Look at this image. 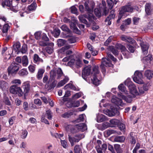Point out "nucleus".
<instances>
[{
    "mask_svg": "<svg viewBox=\"0 0 153 153\" xmlns=\"http://www.w3.org/2000/svg\"><path fill=\"white\" fill-rule=\"evenodd\" d=\"M130 94L128 96V97H126L123 95L122 93L118 94V96L124 100L126 102L130 103L132 101V98L135 97L136 96L139 94V93L137 90L136 86L133 85H130L128 88Z\"/></svg>",
    "mask_w": 153,
    "mask_h": 153,
    "instance_id": "f257e3e1",
    "label": "nucleus"
},
{
    "mask_svg": "<svg viewBox=\"0 0 153 153\" xmlns=\"http://www.w3.org/2000/svg\"><path fill=\"white\" fill-rule=\"evenodd\" d=\"M63 75V73L61 69L60 68H53L50 72V76L52 79L56 78L59 79Z\"/></svg>",
    "mask_w": 153,
    "mask_h": 153,
    "instance_id": "f03ea898",
    "label": "nucleus"
},
{
    "mask_svg": "<svg viewBox=\"0 0 153 153\" xmlns=\"http://www.w3.org/2000/svg\"><path fill=\"white\" fill-rule=\"evenodd\" d=\"M10 91L11 93L17 94L20 97L22 96L23 93L21 88L16 85H13L10 86Z\"/></svg>",
    "mask_w": 153,
    "mask_h": 153,
    "instance_id": "7ed1b4c3",
    "label": "nucleus"
},
{
    "mask_svg": "<svg viewBox=\"0 0 153 153\" xmlns=\"http://www.w3.org/2000/svg\"><path fill=\"white\" fill-rule=\"evenodd\" d=\"M143 76L142 73L139 71H136L134 74L133 77V81L138 84H142L144 83L142 80Z\"/></svg>",
    "mask_w": 153,
    "mask_h": 153,
    "instance_id": "20e7f679",
    "label": "nucleus"
},
{
    "mask_svg": "<svg viewBox=\"0 0 153 153\" xmlns=\"http://www.w3.org/2000/svg\"><path fill=\"white\" fill-rule=\"evenodd\" d=\"M20 65L15 62L12 63L11 65L8 68V73L9 75L10 74L15 73L18 71Z\"/></svg>",
    "mask_w": 153,
    "mask_h": 153,
    "instance_id": "39448f33",
    "label": "nucleus"
},
{
    "mask_svg": "<svg viewBox=\"0 0 153 153\" xmlns=\"http://www.w3.org/2000/svg\"><path fill=\"white\" fill-rule=\"evenodd\" d=\"M84 137V135L82 134H76L74 137H71L69 136L68 139L72 146L74 145V142H78L81 139Z\"/></svg>",
    "mask_w": 153,
    "mask_h": 153,
    "instance_id": "423d86ee",
    "label": "nucleus"
},
{
    "mask_svg": "<svg viewBox=\"0 0 153 153\" xmlns=\"http://www.w3.org/2000/svg\"><path fill=\"white\" fill-rule=\"evenodd\" d=\"M134 9L133 7L129 5H126L121 7L120 10V14H122L126 17L127 15L125 13L126 12L132 13L133 12Z\"/></svg>",
    "mask_w": 153,
    "mask_h": 153,
    "instance_id": "0eeeda50",
    "label": "nucleus"
},
{
    "mask_svg": "<svg viewBox=\"0 0 153 153\" xmlns=\"http://www.w3.org/2000/svg\"><path fill=\"white\" fill-rule=\"evenodd\" d=\"M111 110L107 109L103 111V113L105 114L108 115L109 117H112L115 114L118 115L119 114V112L117 109L114 108V107L111 106L110 107Z\"/></svg>",
    "mask_w": 153,
    "mask_h": 153,
    "instance_id": "6e6552de",
    "label": "nucleus"
},
{
    "mask_svg": "<svg viewBox=\"0 0 153 153\" xmlns=\"http://www.w3.org/2000/svg\"><path fill=\"white\" fill-rule=\"evenodd\" d=\"M112 64L111 63L109 60L108 59L106 58H103L102 59V62L100 68L101 69V71L103 73H105V67H111L112 66Z\"/></svg>",
    "mask_w": 153,
    "mask_h": 153,
    "instance_id": "1a4fd4ad",
    "label": "nucleus"
},
{
    "mask_svg": "<svg viewBox=\"0 0 153 153\" xmlns=\"http://www.w3.org/2000/svg\"><path fill=\"white\" fill-rule=\"evenodd\" d=\"M115 47L121 50L125 58H128L129 57V53L124 46L120 44H118L116 45Z\"/></svg>",
    "mask_w": 153,
    "mask_h": 153,
    "instance_id": "9d476101",
    "label": "nucleus"
},
{
    "mask_svg": "<svg viewBox=\"0 0 153 153\" xmlns=\"http://www.w3.org/2000/svg\"><path fill=\"white\" fill-rule=\"evenodd\" d=\"M111 101L112 103L114 104L119 107H123L125 105V104L121 100L117 97L115 96H112Z\"/></svg>",
    "mask_w": 153,
    "mask_h": 153,
    "instance_id": "9b49d317",
    "label": "nucleus"
},
{
    "mask_svg": "<svg viewBox=\"0 0 153 153\" xmlns=\"http://www.w3.org/2000/svg\"><path fill=\"white\" fill-rule=\"evenodd\" d=\"M75 64L79 67H81L82 65V62L79 58H77L76 60L71 59L68 63V65L71 67Z\"/></svg>",
    "mask_w": 153,
    "mask_h": 153,
    "instance_id": "f8f14e48",
    "label": "nucleus"
},
{
    "mask_svg": "<svg viewBox=\"0 0 153 153\" xmlns=\"http://www.w3.org/2000/svg\"><path fill=\"white\" fill-rule=\"evenodd\" d=\"M91 69V68L90 66H87L85 68L82 74V77L84 79L86 80L88 76L90 75Z\"/></svg>",
    "mask_w": 153,
    "mask_h": 153,
    "instance_id": "ddd939ff",
    "label": "nucleus"
},
{
    "mask_svg": "<svg viewBox=\"0 0 153 153\" xmlns=\"http://www.w3.org/2000/svg\"><path fill=\"white\" fill-rule=\"evenodd\" d=\"M143 52L144 54L147 55L149 47L148 44L147 43L141 42L140 43Z\"/></svg>",
    "mask_w": 153,
    "mask_h": 153,
    "instance_id": "4468645a",
    "label": "nucleus"
},
{
    "mask_svg": "<svg viewBox=\"0 0 153 153\" xmlns=\"http://www.w3.org/2000/svg\"><path fill=\"white\" fill-rule=\"evenodd\" d=\"M80 105V102L79 101H74L73 102H68L66 104V105L68 107H76L79 106Z\"/></svg>",
    "mask_w": 153,
    "mask_h": 153,
    "instance_id": "2eb2a0df",
    "label": "nucleus"
},
{
    "mask_svg": "<svg viewBox=\"0 0 153 153\" xmlns=\"http://www.w3.org/2000/svg\"><path fill=\"white\" fill-rule=\"evenodd\" d=\"M88 3L89 1L88 0H87L85 2L84 5L86 11L91 14V12H93V11L94 8V4H93L91 6L89 7Z\"/></svg>",
    "mask_w": 153,
    "mask_h": 153,
    "instance_id": "dca6fc26",
    "label": "nucleus"
},
{
    "mask_svg": "<svg viewBox=\"0 0 153 153\" xmlns=\"http://www.w3.org/2000/svg\"><path fill=\"white\" fill-rule=\"evenodd\" d=\"M76 128L79 131H83L87 129V127L86 125L83 123H81L77 124Z\"/></svg>",
    "mask_w": 153,
    "mask_h": 153,
    "instance_id": "f3484780",
    "label": "nucleus"
},
{
    "mask_svg": "<svg viewBox=\"0 0 153 153\" xmlns=\"http://www.w3.org/2000/svg\"><path fill=\"white\" fill-rule=\"evenodd\" d=\"M144 75L147 79H150L153 77V71L150 70H146Z\"/></svg>",
    "mask_w": 153,
    "mask_h": 153,
    "instance_id": "a211bd4d",
    "label": "nucleus"
},
{
    "mask_svg": "<svg viewBox=\"0 0 153 153\" xmlns=\"http://www.w3.org/2000/svg\"><path fill=\"white\" fill-rule=\"evenodd\" d=\"M114 11L112 10L111 13V14L107 18L105 22H106V24L109 25L111 24V22H110V20L114 18L115 17V15L114 14Z\"/></svg>",
    "mask_w": 153,
    "mask_h": 153,
    "instance_id": "6ab92c4d",
    "label": "nucleus"
},
{
    "mask_svg": "<svg viewBox=\"0 0 153 153\" xmlns=\"http://www.w3.org/2000/svg\"><path fill=\"white\" fill-rule=\"evenodd\" d=\"M97 76H91V79L93 83L96 85H99L100 83L101 79L99 78L98 79L97 78Z\"/></svg>",
    "mask_w": 153,
    "mask_h": 153,
    "instance_id": "aec40b11",
    "label": "nucleus"
},
{
    "mask_svg": "<svg viewBox=\"0 0 153 153\" xmlns=\"http://www.w3.org/2000/svg\"><path fill=\"white\" fill-rule=\"evenodd\" d=\"M94 13L98 17H100L102 15H105L102 9L100 7L99 8H96L94 9Z\"/></svg>",
    "mask_w": 153,
    "mask_h": 153,
    "instance_id": "412c9836",
    "label": "nucleus"
},
{
    "mask_svg": "<svg viewBox=\"0 0 153 153\" xmlns=\"http://www.w3.org/2000/svg\"><path fill=\"white\" fill-rule=\"evenodd\" d=\"M145 8L146 14L148 15H151L152 10V9L151 8V4L149 3H146Z\"/></svg>",
    "mask_w": 153,
    "mask_h": 153,
    "instance_id": "4be33fe9",
    "label": "nucleus"
},
{
    "mask_svg": "<svg viewBox=\"0 0 153 153\" xmlns=\"http://www.w3.org/2000/svg\"><path fill=\"white\" fill-rule=\"evenodd\" d=\"M96 116V120L98 123L102 122L106 120L105 117L103 114H98Z\"/></svg>",
    "mask_w": 153,
    "mask_h": 153,
    "instance_id": "5701e85b",
    "label": "nucleus"
},
{
    "mask_svg": "<svg viewBox=\"0 0 153 153\" xmlns=\"http://www.w3.org/2000/svg\"><path fill=\"white\" fill-rule=\"evenodd\" d=\"M98 66H95L93 68V72L91 76H95L98 77L100 76Z\"/></svg>",
    "mask_w": 153,
    "mask_h": 153,
    "instance_id": "b1692460",
    "label": "nucleus"
},
{
    "mask_svg": "<svg viewBox=\"0 0 153 153\" xmlns=\"http://www.w3.org/2000/svg\"><path fill=\"white\" fill-rule=\"evenodd\" d=\"M22 87L24 89V93L25 95H26L30 90V85L29 83L25 82L23 84Z\"/></svg>",
    "mask_w": 153,
    "mask_h": 153,
    "instance_id": "393cba45",
    "label": "nucleus"
},
{
    "mask_svg": "<svg viewBox=\"0 0 153 153\" xmlns=\"http://www.w3.org/2000/svg\"><path fill=\"white\" fill-rule=\"evenodd\" d=\"M121 39L123 41L129 43H133L134 41V40L130 37L125 35H122L121 36Z\"/></svg>",
    "mask_w": 153,
    "mask_h": 153,
    "instance_id": "a878e982",
    "label": "nucleus"
},
{
    "mask_svg": "<svg viewBox=\"0 0 153 153\" xmlns=\"http://www.w3.org/2000/svg\"><path fill=\"white\" fill-rule=\"evenodd\" d=\"M68 80L69 78L67 76H65L63 80L61 81L58 83L57 85V87H59L63 86L68 82Z\"/></svg>",
    "mask_w": 153,
    "mask_h": 153,
    "instance_id": "bb28decb",
    "label": "nucleus"
},
{
    "mask_svg": "<svg viewBox=\"0 0 153 153\" xmlns=\"http://www.w3.org/2000/svg\"><path fill=\"white\" fill-rule=\"evenodd\" d=\"M119 90L123 92L124 94H128V91L126 90L125 87L123 84H120L118 87Z\"/></svg>",
    "mask_w": 153,
    "mask_h": 153,
    "instance_id": "cd10ccee",
    "label": "nucleus"
},
{
    "mask_svg": "<svg viewBox=\"0 0 153 153\" xmlns=\"http://www.w3.org/2000/svg\"><path fill=\"white\" fill-rule=\"evenodd\" d=\"M116 131L112 130H108L104 132V135L105 137H107L112 134H114Z\"/></svg>",
    "mask_w": 153,
    "mask_h": 153,
    "instance_id": "c85d7f7f",
    "label": "nucleus"
},
{
    "mask_svg": "<svg viewBox=\"0 0 153 153\" xmlns=\"http://www.w3.org/2000/svg\"><path fill=\"white\" fill-rule=\"evenodd\" d=\"M102 4H100V5H102V7L101 6V7H100L102 9V10H103L104 12V13L105 15V16L108 14V11L106 9V8L105 7V2L104 1H102Z\"/></svg>",
    "mask_w": 153,
    "mask_h": 153,
    "instance_id": "c756f323",
    "label": "nucleus"
},
{
    "mask_svg": "<svg viewBox=\"0 0 153 153\" xmlns=\"http://www.w3.org/2000/svg\"><path fill=\"white\" fill-rule=\"evenodd\" d=\"M44 72V69H40L39 70L37 75V78L38 79H42Z\"/></svg>",
    "mask_w": 153,
    "mask_h": 153,
    "instance_id": "7c9ffc66",
    "label": "nucleus"
},
{
    "mask_svg": "<svg viewBox=\"0 0 153 153\" xmlns=\"http://www.w3.org/2000/svg\"><path fill=\"white\" fill-rule=\"evenodd\" d=\"M34 62L36 63H38L39 62H42V60L36 54H35L33 57Z\"/></svg>",
    "mask_w": 153,
    "mask_h": 153,
    "instance_id": "2f4dec72",
    "label": "nucleus"
},
{
    "mask_svg": "<svg viewBox=\"0 0 153 153\" xmlns=\"http://www.w3.org/2000/svg\"><path fill=\"white\" fill-rule=\"evenodd\" d=\"M28 61L27 57L26 56H23L22 60V63L24 66H26L28 64Z\"/></svg>",
    "mask_w": 153,
    "mask_h": 153,
    "instance_id": "473e14b6",
    "label": "nucleus"
},
{
    "mask_svg": "<svg viewBox=\"0 0 153 153\" xmlns=\"http://www.w3.org/2000/svg\"><path fill=\"white\" fill-rule=\"evenodd\" d=\"M12 1L10 0H5V1L2 3V5L3 7H4L5 6H6L9 7L12 6Z\"/></svg>",
    "mask_w": 153,
    "mask_h": 153,
    "instance_id": "72a5a7b5",
    "label": "nucleus"
},
{
    "mask_svg": "<svg viewBox=\"0 0 153 153\" xmlns=\"http://www.w3.org/2000/svg\"><path fill=\"white\" fill-rule=\"evenodd\" d=\"M19 74L21 76H24L27 75L28 74V72L26 69H23L19 71Z\"/></svg>",
    "mask_w": 153,
    "mask_h": 153,
    "instance_id": "f704fd0d",
    "label": "nucleus"
},
{
    "mask_svg": "<svg viewBox=\"0 0 153 153\" xmlns=\"http://www.w3.org/2000/svg\"><path fill=\"white\" fill-rule=\"evenodd\" d=\"M152 56L151 55H148L147 56L144 57L143 59V61L144 63L146 64V62H150L152 60Z\"/></svg>",
    "mask_w": 153,
    "mask_h": 153,
    "instance_id": "c9c22d12",
    "label": "nucleus"
},
{
    "mask_svg": "<svg viewBox=\"0 0 153 153\" xmlns=\"http://www.w3.org/2000/svg\"><path fill=\"white\" fill-rule=\"evenodd\" d=\"M11 83L12 84H15V85L18 86L21 84V81L19 79H15L11 81Z\"/></svg>",
    "mask_w": 153,
    "mask_h": 153,
    "instance_id": "e433bc0d",
    "label": "nucleus"
},
{
    "mask_svg": "<svg viewBox=\"0 0 153 153\" xmlns=\"http://www.w3.org/2000/svg\"><path fill=\"white\" fill-rule=\"evenodd\" d=\"M20 44L19 42H17L15 43L13 45V47L14 50L16 52H18L17 53L18 54L19 52V49L20 47Z\"/></svg>",
    "mask_w": 153,
    "mask_h": 153,
    "instance_id": "4c0bfd02",
    "label": "nucleus"
},
{
    "mask_svg": "<svg viewBox=\"0 0 153 153\" xmlns=\"http://www.w3.org/2000/svg\"><path fill=\"white\" fill-rule=\"evenodd\" d=\"M79 21L82 22L85 24H86L87 22L86 19H84V18H87V17L85 15H81L79 16Z\"/></svg>",
    "mask_w": 153,
    "mask_h": 153,
    "instance_id": "58836bf2",
    "label": "nucleus"
},
{
    "mask_svg": "<svg viewBox=\"0 0 153 153\" xmlns=\"http://www.w3.org/2000/svg\"><path fill=\"white\" fill-rule=\"evenodd\" d=\"M125 140V137L123 136H118L116 137L114 140L116 142H124Z\"/></svg>",
    "mask_w": 153,
    "mask_h": 153,
    "instance_id": "ea45409f",
    "label": "nucleus"
},
{
    "mask_svg": "<svg viewBox=\"0 0 153 153\" xmlns=\"http://www.w3.org/2000/svg\"><path fill=\"white\" fill-rule=\"evenodd\" d=\"M44 115H45V117H47L49 120H51L52 118V115L51 114V111L50 110H47L46 111V114Z\"/></svg>",
    "mask_w": 153,
    "mask_h": 153,
    "instance_id": "a19ab883",
    "label": "nucleus"
},
{
    "mask_svg": "<svg viewBox=\"0 0 153 153\" xmlns=\"http://www.w3.org/2000/svg\"><path fill=\"white\" fill-rule=\"evenodd\" d=\"M8 86V84L7 83L4 81H0V87L2 89L6 88Z\"/></svg>",
    "mask_w": 153,
    "mask_h": 153,
    "instance_id": "79ce46f5",
    "label": "nucleus"
},
{
    "mask_svg": "<svg viewBox=\"0 0 153 153\" xmlns=\"http://www.w3.org/2000/svg\"><path fill=\"white\" fill-rule=\"evenodd\" d=\"M65 129L68 131H69L73 133L75 132L74 129L73 128V127L71 125H68L66 127Z\"/></svg>",
    "mask_w": 153,
    "mask_h": 153,
    "instance_id": "37998d69",
    "label": "nucleus"
},
{
    "mask_svg": "<svg viewBox=\"0 0 153 153\" xmlns=\"http://www.w3.org/2000/svg\"><path fill=\"white\" fill-rule=\"evenodd\" d=\"M57 42L59 46H62L66 43V41L65 40L60 39H58Z\"/></svg>",
    "mask_w": 153,
    "mask_h": 153,
    "instance_id": "c03bdc74",
    "label": "nucleus"
},
{
    "mask_svg": "<svg viewBox=\"0 0 153 153\" xmlns=\"http://www.w3.org/2000/svg\"><path fill=\"white\" fill-rule=\"evenodd\" d=\"M108 49L114 55H117L118 54V51L114 48L113 47H110Z\"/></svg>",
    "mask_w": 153,
    "mask_h": 153,
    "instance_id": "a18cd8bd",
    "label": "nucleus"
},
{
    "mask_svg": "<svg viewBox=\"0 0 153 153\" xmlns=\"http://www.w3.org/2000/svg\"><path fill=\"white\" fill-rule=\"evenodd\" d=\"M125 85L127 86L128 88L130 85H134L133 83L131 81L130 79L129 78L127 79L125 81Z\"/></svg>",
    "mask_w": 153,
    "mask_h": 153,
    "instance_id": "49530a36",
    "label": "nucleus"
},
{
    "mask_svg": "<svg viewBox=\"0 0 153 153\" xmlns=\"http://www.w3.org/2000/svg\"><path fill=\"white\" fill-rule=\"evenodd\" d=\"M82 94V93L81 92H79L75 94L72 97L73 99H76L80 97Z\"/></svg>",
    "mask_w": 153,
    "mask_h": 153,
    "instance_id": "de8ad7c7",
    "label": "nucleus"
},
{
    "mask_svg": "<svg viewBox=\"0 0 153 153\" xmlns=\"http://www.w3.org/2000/svg\"><path fill=\"white\" fill-rule=\"evenodd\" d=\"M36 3H33L28 7V10L30 11L34 10L36 9Z\"/></svg>",
    "mask_w": 153,
    "mask_h": 153,
    "instance_id": "09e8293b",
    "label": "nucleus"
},
{
    "mask_svg": "<svg viewBox=\"0 0 153 153\" xmlns=\"http://www.w3.org/2000/svg\"><path fill=\"white\" fill-rule=\"evenodd\" d=\"M60 30L58 29H55L53 32V35L54 37H57L58 36L60 33Z\"/></svg>",
    "mask_w": 153,
    "mask_h": 153,
    "instance_id": "8fccbe9b",
    "label": "nucleus"
},
{
    "mask_svg": "<svg viewBox=\"0 0 153 153\" xmlns=\"http://www.w3.org/2000/svg\"><path fill=\"white\" fill-rule=\"evenodd\" d=\"M41 121L42 123H45L46 124H49V122L45 119V116L43 115L42 117Z\"/></svg>",
    "mask_w": 153,
    "mask_h": 153,
    "instance_id": "3c124183",
    "label": "nucleus"
},
{
    "mask_svg": "<svg viewBox=\"0 0 153 153\" xmlns=\"http://www.w3.org/2000/svg\"><path fill=\"white\" fill-rule=\"evenodd\" d=\"M9 27L8 24H5L3 27L2 31L4 33H7Z\"/></svg>",
    "mask_w": 153,
    "mask_h": 153,
    "instance_id": "603ef678",
    "label": "nucleus"
},
{
    "mask_svg": "<svg viewBox=\"0 0 153 153\" xmlns=\"http://www.w3.org/2000/svg\"><path fill=\"white\" fill-rule=\"evenodd\" d=\"M130 142L132 144H134L136 143V141L134 138V137L132 136L133 135V133H130Z\"/></svg>",
    "mask_w": 153,
    "mask_h": 153,
    "instance_id": "864d4df0",
    "label": "nucleus"
},
{
    "mask_svg": "<svg viewBox=\"0 0 153 153\" xmlns=\"http://www.w3.org/2000/svg\"><path fill=\"white\" fill-rule=\"evenodd\" d=\"M75 153H82L81 148L79 146H76L74 148Z\"/></svg>",
    "mask_w": 153,
    "mask_h": 153,
    "instance_id": "5fc2aeb1",
    "label": "nucleus"
},
{
    "mask_svg": "<svg viewBox=\"0 0 153 153\" xmlns=\"http://www.w3.org/2000/svg\"><path fill=\"white\" fill-rule=\"evenodd\" d=\"M107 1L109 8L111 9L114 5L113 1L112 0H107Z\"/></svg>",
    "mask_w": 153,
    "mask_h": 153,
    "instance_id": "6e6d98bb",
    "label": "nucleus"
},
{
    "mask_svg": "<svg viewBox=\"0 0 153 153\" xmlns=\"http://www.w3.org/2000/svg\"><path fill=\"white\" fill-rule=\"evenodd\" d=\"M110 123L113 126L117 125L119 123V120L117 119H114L110 121Z\"/></svg>",
    "mask_w": 153,
    "mask_h": 153,
    "instance_id": "4d7b16f0",
    "label": "nucleus"
},
{
    "mask_svg": "<svg viewBox=\"0 0 153 153\" xmlns=\"http://www.w3.org/2000/svg\"><path fill=\"white\" fill-rule=\"evenodd\" d=\"M27 132L26 130H22V132L21 137L22 138H25L27 135Z\"/></svg>",
    "mask_w": 153,
    "mask_h": 153,
    "instance_id": "13d9d810",
    "label": "nucleus"
},
{
    "mask_svg": "<svg viewBox=\"0 0 153 153\" xmlns=\"http://www.w3.org/2000/svg\"><path fill=\"white\" fill-rule=\"evenodd\" d=\"M113 36H110L105 42L104 45L105 46H107L109 44V43L111 42V41L113 39Z\"/></svg>",
    "mask_w": 153,
    "mask_h": 153,
    "instance_id": "bf43d9fd",
    "label": "nucleus"
},
{
    "mask_svg": "<svg viewBox=\"0 0 153 153\" xmlns=\"http://www.w3.org/2000/svg\"><path fill=\"white\" fill-rule=\"evenodd\" d=\"M46 50L47 52L49 54H51L53 52V48L50 47H47L46 48Z\"/></svg>",
    "mask_w": 153,
    "mask_h": 153,
    "instance_id": "052dcab7",
    "label": "nucleus"
},
{
    "mask_svg": "<svg viewBox=\"0 0 153 153\" xmlns=\"http://www.w3.org/2000/svg\"><path fill=\"white\" fill-rule=\"evenodd\" d=\"M61 143L62 146L64 148H66L68 146V145L66 141L65 140H61Z\"/></svg>",
    "mask_w": 153,
    "mask_h": 153,
    "instance_id": "680f3d73",
    "label": "nucleus"
},
{
    "mask_svg": "<svg viewBox=\"0 0 153 153\" xmlns=\"http://www.w3.org/2000/svg\"><path fill=\"white\" fill-rule=\"evenodd\" d=\"M27 45L25 44L23 45L22 46L21 52L22 53H25L27 51Z\"/></svg>",
    "mask_w": 153,
    "mask_h": 153,
    "instance_id": "e2e57ef3",
    "label": "nucleus"
},
{
    "mask_svg": "<svg viewBox=\"0 0 153 153\" xmlns=\"http://www.w3.org/2000/svg\"><path fill=\"white\" fill-rule=\"evenodd\" d=\"M41 33L40 31H38L35 33V36L36 39H39L40 38Z\"/></svg>",
    "mask_w": 153,
    "mask_h": 153,
    "instance_id": "0e129e2a",
    "label": "nucleus"
},
{
    "mask_svg": "<svg viewBox=\"0 0 153 153\" xmlns=\"http://www.w3.org/2000/svg\"><path fill=\"white\" fill-rule=\"evenodd\" d=\"M114 147L115 149L116 150L117 152L120 153V146L118 144H115L114 145Z\"/></svg>",
    "mask_w": 153,
    "mask_h": 153,
    "instance_id": "69168bd1",
    "label": "nucleus"
},
{
    "mask_svg": "<svg viewBox=\"0 0 153 153\" xmlns=\"http://www.w3.org/2000/svg\"><path fill=\"white\" fill-rule=\"evenodd\" d=\"M131 22V19L130 18H128L124 21V23L125 25H129Z\"/></svg>",
    "mask_w": 153,
    "mask_h": 153,
    "instance_id": "338daca9",
    "label": "nucleus"
},
{
    "mask_svg": "<svg viewBox=\"0 0 153 153\" xmlns=\"http://www.w3.org/2000/svg\"><path fill=\"white\" fill-rule=\"evenodd\" d=\"M68 41L69 42L71 43H73L75 42L76 40L74 37L72 36L68 39Z\"/></svg>",
    "mask_w": 153,
    "mask_h": 153,
    "instance_id": "774afa93",
    "label": "nucleus"
}]
</instances>
